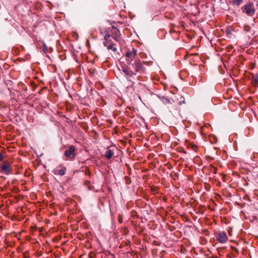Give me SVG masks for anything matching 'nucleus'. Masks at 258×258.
Returning a JSON list of instances; mask_svg holds the SVG:
<instances>
[{"instance_id":"obj_1","label":"nucleus","mask_w":258,"mask_h":258,"mask_svg":"<svg viewBox=\"0 0 258 258\" xmlns=\"http://www.w3.org/2000/svg\"><path fill=\"white\" fill-rule=\"evenodd\" d=\"M132 69L130 67H122L121 71L126 75L129 76H132L136 75L138 72L144 71V68L139 59H136L135 62L132 64Z\"/></svg>"},{"instance_id":"obj_2","label":"nucleus","mask_w":258,"mask_h":258,"mask_svg":"<svg viewBox=\"0 0 258 258\" xmlns=\"http://www.w3.org/2000/svg\"><path fill=\"white\" fill-rule=\"evenodd\" d=\"M11 164L8 161H4L0 165V172L6 175L11 174Z\"/></svg>"},{"instance_id":"obj_3","label":"nucleus","mask_w":258,"mask_h":258,"mask_svg":"<svg viewBox=\"0 0 258 258\" xmlns=\"http://www.w3.org/2000/svg\"><path fill=\"white\" fill-rule=\"evenodd\" d=\"M137 55V50L135 48H132V50L128 51L125 53V59L127 62L130 64Z\"/></svg>"},{"instance_id":"obj_4","label":"nucleus","mask_w":258,"mask_h":258,"mask_svg":"<svg viewBox=\"0 0 258 258\" xmlns=\"http://www.w3.org/2000/svg\"><path fill=\"white\" fill-rule=\"evenodd\" d=\"M64 155L71 159H74L76 156L75 147L73 145L70 146L64 151Z\"/></svg>"},{"instance_id":"obj_5","label":"nucleus","mask_w":258,"mask_h":258,"mask_svg":"<svg viewBox=\"0 0 258 258\" xmlns=\"http://www.w3.org/2000/svg\"><path fill=\"white\" fill-rule=\"evenodd\" d=\"M217 239L220 243H225L227 241L228 237L225 232H220L216 236Z\"/></svg>"},{"instance_id":"obj_6","label":"nucleus","mask_w":258,"mask_h":258,"mask_svg":"<svg viewBox=\"0 0 258 258\" xmlns=\"http://www.w3.org/2000/svg\"><path fill=\"white\" fill-rule=\"evenodd\" d=\"M244 11L249 16H252L254 14L255 10L252 4L248 3L244 6Z\"/></svg>"},{"instance_id":"obj_7","label":"nucleus","mask_w":258,"mask_h":258,"mask_svg":"<svg viewBox=\"0 0 258 258\" xmlns=\"http://www.w3.org/2000/svg\"><path fill=\"white\" fill-rule=\"evenodd\" d=\"M110 37V35L106 34L104 36V41L103 44L105 46L107 47L108 49H111L113 47V43L109 39Z\"/></svg>"},{"instance_id":"obj_8","label":"nucleus","mask_w":258,"mask_h":258,"mask_svg":"<svg viewBox=\"0 0 258 258\" xmlns=\"http://www.w3.org/2000/svg\"><path fill=\"white\" fill-rule=\"evenodd\" d=\"M114 40H115L116 42L120 44H122L123 43V41L121 39V38L120 37V33L119 30L114 27Z\"/></svg>"},{"instance_id":"obj_9","label":"nucleus","mask_w":258,"mask_h":258,"mask_svg":"<svg viewBox=\"0 0 258 258\" xmlns=\"http://www.w3.org/2000/svg\"><path fill=\"white\" fill-rule=\"evenodd\" d=\"M251 82L255 86H258V75H253L251 78Z\"/></svg>"},{"instance_id":"obj_10","label":"nucleus","mask_w":258,"mask_h":258,"mask_svg":"<svg viewBox=\"0 0 258 258\" xmlns=\"http://www.w3.org/2000/svg\"><path fill=\"white\" fill-rule=\"evenodd\" d=\"M243 0H228L229 3L232 4L233 5H235L237 6H239Z\"/></svg>"},{"instance_id":"obj_11","label":"nucleus","mask_w":258,"mask_h":258,"mask_svg":"<svg viewBox=\"0 0 258 258\" xmlns=\"http://www.w3.org/2000/svg\"><path fill=\"white\" fill-rule=\"evenodd\" d=\"M187 146H188L189 148H190L193 151H197L198 148L195 144L190 143H188Z\"/></svg>"},{"instance_id":"obj_12","label":"nucleus","mask_w":258,"mask_h":258,"mask_svg":"<svg viewBox=\"0 0 258 258\" xmlns=\"http://www.w3.org/2000/svg\"><path fill=\"white\" fill-rule=\"evenodd\" d=\"M66 171V168L63 167L61 169L58 170V174L59 175L62 176L65 174Z\"/></svg>"},{"instance_id":"obj_13","label":"nucleus","mask_w":258,"mask_h":258,"mask_svg":"<svg viewBox=\"0 0 258 258\" xmlns=\"http://www.w3.org/2000/svg\"><path fill=\"white\" fill-rule=\"evenodd\" d=\"M112 156V153L111 151V150H109L108 151H107L105 153V157L107 158V159H110L111 158Z\"/></svg>"},{"instance_id":"obj_14","label":"nucleus","mask_w":258,"mask_h":258,"mask_svg":"<svg viewBox=\"0 0 258 258\" xmlns=\"http://www.w3.org/2000/svg\"><path fill=\"white\" fill-rule=\"evenodd\" d=\"M4 159V156L3 154L0 153V161H2Z\"/></svg>"},{"instance_id":"obj_15","label":"nucleus","mask_w":258,"mask_h":258,"mask_svg":"<svg viewBox=\"0 0 258 258\" xmlns=\"http://www.w3.org/2000/svg\"><path fill=\"white\" fill-rule=\"evenodd\" d=\"M118 222L119 223H121V222H122V219H121V217L120 216V215H119V216H118Z\"/></svg>"},{"instance_id":"obj_16","label":"nucleus","mask_w":258,"mask_h":258,"mask_svg":"<svg viewBox=\"0 0 258 258\" xmlns=\"http://www.w3.org/2000/svg\"><path fill=\"white\" fill-rule=\"evenodd\" d=\"M185 103L184 101H180L179 102V104L180 105H182V104H184Z\"/></svg>"},{"instance_id":"obj_17","label":"nucleus","mask_w":258,"mask_h":258,"mask_svg":"<svg viewBox=\"0 0 258 258\" xmlns=\"http://www.w3.org/2000/svg\"><path fill=\"white\" fill-rule=\"evenodd\" d=\"M115 50H116V48L115 47H114L113 51H115Z\"/></svg>"},{"instance_id":"obj_18","label":"nucleus","mask_w":258,"mask_h":258,"mask_svg":"<svg viewBox=\"0 0 258 258\" xmlns=\"http://www.w3.org/2000/svg\"><path fill=\"white\" fill-rule=\"evenodd\" d=\"M113 131H114V133L115 132V128H114L113 129Z\"/></svg>"}]
</instances>
